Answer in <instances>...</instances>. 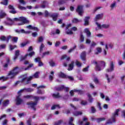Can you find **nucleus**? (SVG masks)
Instances as JSON below:
<instances>
[{
    "label": "nucleus",
    "instance_id": "nucleus-55",
    "mask_svg": "<svg viewBox=\"0 0 125 125\" xmlns=\"http://www.w3.org/2000/svg\"><path fill=\"white\" fill-rule=\"evenodd\" d=\"M62 123H63V120H59L58 122L55 123V125H60Z\"/></svg>",
    "mask_w": 125,
    "mask_h": 125
},
{
    "label": "nucleus",
    "instance_id": "nucleus-40",
    "mask_svg": "<svg viewBox=\"0 0 125 125\" xmlns=\"http://www.w3.org/2000/svg\"><path fill=\"white\" fill-rule=\"evenodd\" d=\"M99 65L101 67H104V68H105V66H106V63H105V62H101L99 63Z\"/></svg>",
    "mask_w": 125,
    "mask_h": 125
},
{
    "label": "nucleus",
    "instance_id": "nucleus-63",
    "mask_svg": "<svg viewBox=\"0 0 125 125\" xmlns=\"http://www.w3.org/2000/svg\"><path fill=\"white\" fill-rule=\"evenodd\" d=\"M39 42H43V38L42 37H40L38 39Z\"/></svg>",
    "mask_w": 125,
    "mask_h": 125
},
{
    "label": "nucleus",
    "instance_id": "nucleus-50",
    "mask_svg": "<svg viewBox=\"0 0 125 125\" xmlns=\"http://www.w3.org/2000/svg\"><path fill=\"white\" fill-rule=\"evenodd\" d=\"M6 16V14L5 13H2L0 15V19H2L4 18Z\"/></svg>",
    "mask_w": 125,
    "mask_h": 125
},
{
    "label": "nucleus",
    "instance_id": "nucleus-51",
    "mask_svg": "<svg viewBox=\"0 0 125 125\" xmlns=\"http://www.w3.org/2000/svg\"><path fill=\"white\" fill-rule=\"evenodd\" d=\"M33 66H34V64L33 63L30 64L26 68H25V70H29L30 68H32V67H33Z\"/></svg>",
    "mask_w": 125,
    "mask_h": 125
},
{
    "label": "nucleus",
    "instance_id": "nucleus-10",
    "mask_svg": "<svg viewBox=\"0 0 125 125\" xmlns=\"http://www.w3.org/2000/svg\"><path fill=\"white\" fill-rule=\"evenodd\" d=\"M24 90L26 92H32L34 91V89H32V88H24L19 91L18 92V94H19L20 93H22V92H23V91H24Z\"/></svg>",
    "mask_w": 125,
    "mask_h": 125
},
{
    "label": "nucleus",
    "instance_id": "nucleus-32",
    "mask_svg": "<svg viewBox=\"0 0 125 125\" xmlns=\"http://www.w3.org/2000/svg\"><path fill=\"white\" fill-rule=\"evenodd\" d=\"M3 107H6L9 104V100H7L2 103Z\"/></svg>",
    "mask_w": 125,
    "mask_h": 125
},
{
    "label": "nucleus",
    "instance_id": "nucleus-58",
    "mask_svg": "<svg viewBox=\"0 0 125 125\" xmlns=\"http://www.w3.org/2000/svg\"><path fill=\"white\" fill-rule=\"evenodd\" d=\"M9 47H10V50H13V49H14V48L17 47V46L16 45L12 46V45H10Z\"/></svg>",
    "mask_w": 125,
    "mask_h": 125
},
{
    "label": "nucleus",
    "instance_id": "nucleus-16",
    "mask_svg": "<svg viewBox=\"0 0 125 125\" xmlns=\"http://www.w3.org/2000/svg\"><path fill=\"white\" fill-rule=\"evenodd\" d=\"M92 63L96 64V67H95L96 71H101L102 70L101 67H100V65H98V63L97 62L95 61H93Z\"/></svg>",
    "mask_w": 125,
    "mask_h": 125
},
{
    "label": "nucleus",
    "instance_id": "nucleus-33",
    "mask_svg": "<svg viewBox=\"0 0 125 125\" xmlns=\"http://www.w3.org/2000/svg\"><path fill=\"white\" fill-rule=\"evenodd\" d=\"M72 23H74L75 24H77V23H80V22H81L80 20H79L77 18H74L72 20Z\"/></svg>",
    "mask_w": 125,
    "mask_h": 125
},
{
    "label": "nucleus",
    "instance_id": "nucleus-21",
    "mask_svg": "<svg viewBox=\"0 0 125 125\" xmlns=\"http://www.w3.org/2000/svg\"><path fill=\"white\" fill-rule=\"evenodd\" d=\"M65 88V85H62L59 87H56L55 89L57 91H61Z\"/></svg>",
    "mask_w": 125,
    "mask_h": 125
},
{
    "label": "nucleus",
    "instance_id": "nucleus-24",
    "mask_svg": "<svg viewBox=\"0 0 125 125\" xmlns=\"http://www.w3.org/2000/svg\"><path fill=\"white\" fill-rule=\"evenodd\" d=\"M103 18V14H99L96 16L95 19L96 21L99 20V19H102Z\"/></svg>",
    "mask_w": 125,
    "mask_h": 125
},
{
    "label": "nucleus",
    "instance_id": "nucleus-8",
    "mask_svg": "<svg viewBox=\"0 0 125 125\" xmlns=\"http://www.w3.org/2000/svg\"><path fill=\"white\" fill-rule=\"evenodd\" d=\"M18 96L16 97V105H20L21 103L23 102V100H22L20 97H21V93L18 94Z\"/></svg>",
    "mask_w": 125,
    "mask_h": 125
},
{
    "label": "nucleus",
    "instance_id": "nucleus-41",
    "mask_svg": "<svg viewBox=\"0 0 125 125\" xmlns=\"http://www.w3.org/2000/svg\"><path fill=\"white\" fill-rule=\"evenodd\" d=\"M8 79V77H5L4 76H2L0 77V81H2V82H5Z\"/></svg>",
    "mask_w": 125,
    "mask_h": 125
},
{
    "label": "nucleus",
    "instance_id": "nucleus-35",
    "mask_svg": "<svg viewBox=\"0 0 125 125\" xmlns=\"http://www.w3.org/2000/svg\"><path fill=\"white\" fill-rule=\"evenodd\" d=\"M42 3H43V4L41 5V8H45V7L46 6V5L45 4H46V3H47V1H43Z\"/></svg>",
    "mask_w": 125,
    "mask_h": 125
},
{
    "label": "nucleus",
    "instance_id": "nucleus-61",
    "mask_svg": "<svg viewBox=\"0 0 125 125\" xmlns=\"http://www.w3.org/2000/svg\"><path fill=\"white\" fill-rule=\"evenodd\" d=\"M89 68V66H87V67L83 68V72H87V71H88V68Z\"/></svg>",
    "mask_w": 125,
    "mask_h": 125
},
{
    "label": "nucleus",
    "instance_id": "nucleus-7",
    "mask_svg": "<svg viewBox=\"0 0 125 125\" xmlns=\"http://www.w3.org/2000/svg\"><path fill=\"white\" fill-rule=\"evenodd\" d=\"M96 24L97 25V27L99 28V29H101L102 28H104V29H108L109 27H110V25L109 24H102L101 25V24H100L99 23L96 22Z\"/></svg>",
    "mask_w": 125,
    "mask_h": 125
},
{
    "label": "nucleus",
    "instance_id": "nucleus-11",
    "mask_svg": "<svg viewBox=\"0 0 125 125\" xmlns=\"http://www.w3.org/2000/svg\"><path fill=\"white\" fill-rule=\"evenodd\" d=\"M41 58L40 57H37L35 59L34 61L36 63L38 62V66L39 67H42V66H43V63L41 61Z\"/></svg>",
    "mask_w": 125,
    "mask_h": 125
},
{
    "label": "nucleus",
    "instance_id": "nucleus-9",
    "mask_svg": "<svg viewBox=\"0 0 125 125\" xmlns=\"http://www.w3.org/2000/svg\"><path fill=\"white\" fill-rule=\"evenodd\" d=\"M8 7L10 10L9 13H11L12 14H16V13H17V12L15 10V8H14L13 5H9Z\"/></svg>",
    "mask_w": 125,
    "mask_h": 125
},
{
    "label": "nucleus",
    "instance_id": "nucleus-38",
    "mask_svg": "<svg viewBox=\"0 0 125 125\" xmlns=\"http://www.w3.org/2000/svg\"><path fill=\"white\" fill-rule=\"evenodd\" d=\"M76 48H77V45H75L72 48H70L68 50V53H71V52H72V51H74V50H75V49H76Z\"/></svg>",
    "mask_w": 125,
    "mask_h": 125
},
{
    "label": "nucleus",
    "instance_id": "nucleus-48",
    "mask_svg": "<svg viewBox=\"0 0 125 125\" xmlns=\"http://www.w3.org/2000/svg\"><path fill=\"white\" fill-rule=\"evenodd\" d=\"M44 48V45L43 43H42L40 47V51L42 52V50H43V48Z\"/></svg>",
    "mask_w": 125,
    "mask_h": 125
},
{
    "label": "nucleus",
    "instance_id": "nucleus-45",
    "mask_svg": "<svg viewBox=\"0 0 125 125\" xmlns=\"http://www.w3.org/2000/svg\"><path fill=\"white\" fill-rule=\"evenodd\" d=\"M57 107L58 108H60V106L59 105V104L53 105L51 107V110H55V109H56V107Z\"/></svg>",
    "mask_w": 125,
    "mask_h": 125
},
{
    "label": "nucleus",
    "instance_id": "nucleus-23",
    "mask_svg": "<svg viewBox=\"0 0 125 125\" xmlns=\"http://www.w3.org/2000/svg\"><path fill=\"white\" fill-rule=\"evenodd\" d=\"M59 76L60 78H61L62 79H67V75L62 72H60Z\"/></svg>",
    "mask_w": 125,
    "mask_h": 125
},
{
    "label": "nucleus",
    "instance_id": "nucleus-22",
    "mask_svg": "<svg viewBox=\"0 0 125 125\" xmlns=\"http://www.w3.org/2000/svg\"><path fill=\"white\" fill-rule=\"evenodd\" d=\"M87 95V97H88V101L89 102V103H92V102H93V100L94 99L92 98V96L89 93H88Z\"/></svg>",
    "mask_w": 125,
    "mask_h": 125
},
{
    "label": "nucleus",
    "instance_id": "nucleus-46",
    "mask_svg": "<svg viewBox=\"0 0 125 125\" xmlns=\"http://www.w3.org/2000/svg\"><path fill=\"white\" fill-rule=\"evenodd\" d=\"M81 104L83 106H85L87 105V102L86 101H82L81 102Z\"/></svg>",
    "mask_w": 125,
    "mask_h": 125
},
{
    "label": "nucleus",
    "instance_id": "nucleus-57",
    "mask_svg": "<svg viewBox=\"0 0 125 125\" xmlns=\"http://www.w3.org/2000/svg\"><path fill=\"white\" fill-rule=\"evenodd\" d=\"M91 110L92 114H94V113L96 112V109H95V108H94V106H92L91 107Z\"/></svg>",
    "mask_w": 125,
    "mask_h": 125
},
{
    "label": "nucleus",
    "instance_id": "nucleus-34",
    "mask_svg": "<svg viewBox=\"0 0 125 125\" xmlns=\"http://www.w3.org/2000/svg\"><path fill=\"white\" fill-rule=\"evenodd\" d=\"M33 79H34L33 76H29V78L27 80L26 84H28V83H30V82H31V81H32V80H33Z\"/></svg>",
    "mask_w": 125,
    "mask_h": 125
},
{
    "label": "nucleus",
    "instance_id": "nucleus-13",
    "mask_svg": "<svg viewBox=\"0 0 125 125\" xmlns=\"http://www.w3.org/2000/svg\"><path fill=\"white\" fill-rule=\"evenodd\" d=\"M89 19H90V17L86 16L85 17L84 21V26H88L89 25Z\"/></svg>",
    "mask_w": 125,
    "mask_h": 125
},
{
    "label": "nucleus",
    "instance_id": "nucleus-47",
    "mask_svg": "<svg viewBox=\"0 0 125 125\" xmlns=\"http://www.w3.org/2000/svg\"><path fill=\"white\" fill-rule=\"evenodd\" d=\"M49 63L50 66H51V67H54L56 66L55 62H53V61H51L50 62H49Z\"/></svg>",
    "mask_w": 125,
    "mask_h": 125
},
{
    "label": "nucleus",
    "instance_id": "nucleus-53",
    "mask_svg": "<svg viewBox=\"0 0 125 125\" xmlns=\"http://www.w3.org/2000/svg\"><path fill=\"white\" fill-rule=\"evenodd\" d=\"M12 41L13 42H17L18 41V37H13Z\"/></svg>",
    "mask_w": 125,
    "mask_h": 125
},
{
    "label": "nucleus",
    "instance_id": "nucleus-27",
    "mask_svg": "<svg viewBox=\"0 0 125 125\" xmlns=\"http://www.w3.org/2000/svg\"><path fill=\"white\" fill-rule=\"evenodd\" d=\"M15 32L18 34H25L26 33V31L24 29H21V30L17 29L15 30Z\"/></svg>",
    "mask_w": 125,
    "mask_h": 125
},
{
    "label": "nucleus",
    "instance_id": "nucleus-44",
    "mask_svg": "<svg viewBox=\"0 0 125 125\" xmlns=\"http://www.w3.org/2000/svg\"><path fill=\"white\" fill-rule=\"evenodd\" d=\"M4 2H1V4H3V5H8V0H4Z\"/></svg>",
    "mask_w": 125,
    "mask_h": 125
},
{
    "label": "nucleus",
    "instance_id": "nucleus-64",
    "mask_svg": "<svg viewBox=\"0 0 125 125\" xmlns=\"http://www.w3.org/2000/svg\"><path fill=\"white\" fill-rule=\"evenodd\" d=\"M27 124L28 125H32V120L29 119L27 121Z\"/></svg>",
    "mask_w": 125,
    "mask_h": 125
},
{
    "label": "nucleus",
    "instance_id": "nucleus-56",
    "mask_svg": "<svg viewBox=\"0 0 125 125\" xmlns=\"http://www.w3.org/2000/svg\"><path fill=\"white\" fill-rule=\"evenodd\" d=\"M97 107L100 111H101L102 110V107H101V104L100 103H98Z\"/></svg>",
    "mask_w": 125,
    "mask_h": 125
},
{
    "label": "nucleus",
    "instance_id": "nucleus-20",
    "mask_svg": "<svg viewBox=\"0 0 125 125\" xmlns=\"http://www.w3.org/2000/svg\"><path fill=\"white\" fill-rule=\"evenodd\" d=\"M20 55V51L19 50H17L15 51V56L14 58V60H16L18 58V56Z\"/></svg>",
    "mask_w": 125,
    "mask_h": 125
},
{
    "label": "nucleus",
    "instance_id": "nucleus-1",
    "mask_svg": "<svg viewBox=\"0 0 125 125\" xmlns=\"http://www.w3.org/2000/svg\"><path fill=\"white\" fill-rule=\"evenodd\" d=\"M119 112H120V109H117L114 113H112L111 119H109L106 122V125H110L113 124V123H116V118L119 116Z\"/></svg>",
    "mask_w": 125,
    "mask_h": 125
},
{
    "label": "nucleus",
    "instance_id": "nucleus-30",
    "mask_svg": "<svg viewBox=\"0 0 125 125\" xmlns=\"http://www.w3.org/2000/svg\"><path fill=\"white\" fill-rule=\"evenodd\" d=\"M96 49L97 52H96L95 54L98 55L99 53H101V52H102V48L100 47H97Z\"/></svg>",
    "mask_w": 125,
    "mask_h": 125
},
{
    "label": "nucleus",
    "instance_id": "nucleus-29",
    "mask_svg": "<svg viewBox=\"0 0 125 125\" xmlns=\"http://www.w3.org/2000/svg\"><path fill=\"white\" fill-rule=\"evenodd\" d=\"M51 75L49 76V80L50 81V82H52L53 81V76H54V72L51 71L50 73Z\"/></svg>",
    "mask_w": 125,
    "mask_h": 125
},
{
    "label": "nucleus",
    "instance_id": "nucleus-18",
    "mask_svg": "<svg viewBox=\"0 0 125 125\" xmlns=\"http://www.w3.org/2000/svg\"><path fill=\"white\" fill-rule=\"evenodd\" d=\"M74 64H75V62H71V63L69 64L68 71H72L74 69Z\"/></svg>",
    "mask_w": 125,
    "mask_h": 125
},
{
    "label": "nucleus",
    "instance_id": "nucleus-60",
    "mask_svg": "<svg viewBox=\"0 0 125 125\" xmlns=\"http://www.w3.org/2000/svg\"><path fill=\"white\" fill-rule=\"evenodd\" d=\"M27 56H26V55L24 56H21L20 58V61H23V60H25L26 58H27Z\"/></svg>",
    "mask_w": 125,
    "mask_h": 125
},
{
    "label": "nucleus",
    "instance_id": "nucleus-26",
    "mask_svg": "<svg viewBox=\"0 0 125 125\" xmlns=\"http://www.w3.org/2000/svg\"><path fill=\"white\" fill-rule=\"evenodd\" d=\"M83 122H86L84 125H90V123L87 122L88 121V118L85 117H83Z\"/></svg>",
    "mask_w": 125,
    "mask_h": 125
},
{
    "label": "nucleus",
    "instance_id": "nucleus-12",
    "mask_svg": "<svg viewBox=\"0 0 125 125\" xmlns=\"http://www.w3.org/2000/svg\"><path fill=\"white\" fill-rule=\"evenodd\" d=\"M114 62H110V68L106 69L107 73H110V72H113L114 71Z\"/></svg>",
    "mask_w": 125,
    "mask_h": 125
},
{
    "label": "nucleus",
    "instance_id": "nucleus-3",
    "mask_svg": "<svg viewBox=\"0 0 125 125\" xmlns=\"http://www.w3.org/2000/svg\"><path fill=\"white\" fill-rule=\"evenodd\" d=\"M33 99H35V102H30L27 103V105L28 106H30L33 109L34 111H36L37 110V108H36V106L37 105H38V102H39V101L40 100V97H37V96H34L32 97Z\"/></svg>",
    "mask_w": 125,
    "mask_h": 125
},
{
    "label": "nucleus",
    "instance_id": "nucleus-5",
    "mask_svg": "<svg viewBox=\"0 0 125 125\" xmlns=\"http://www.w3.org/2000/svg\"><path fill=\"white\" fill-rule=\"evenodd\" d=\"M13 20L14 21H14H21V22H23V23H30V21L23 17H20L19 18H15Z\"/></svg>",
    "mask_w": 125,
    "mask_h": 125
},
{
    "label": "nucleus",
    "instance_id": "nucleus-62",
    "mask_svg": "<svg viewBox=\"0 0 125 125\" xmlns=\"http://www.w3.org/2000/svg\"><path fill=\"white\" fill-rule=\"evenodd\" d=\"M6 118V115L3 114L0 117V121H1V120H3V119H5Z\"/></svg>",
    "mask_w": 125,
    "mask_h": 125
},
{
    "label": "nucleus",
    "instance_id": "nucleus-4",
    "mask_svg": "<svg viewBox=\"0 0 125 125\" xmlns=\"http://www.w3.org/2000/svg\"><path fill=\"white\" fill-rule=\"evenodd\" d=\"M71 27H72V24L71 23H69L66 25L65 28V34H66V35H73L74 33L72 31H74V32L78 31V28L75 26H73L71 29H69V28H71Z\"/></svg>",
    "mask_w": 125,
    "mask_h": 125
},
{
    "label": "nucleus",
    "instance_id": "nucleus-59",
    "mask_svg": "<svg viewBox=\"0 0 125 125\" xmlns=\"http://www.w3.org/2000/svg\"><path fill=\"white\" fill-rule=\"evenodd\" d=\"M73 122H74V118L73 117H70V119H69V122H68L69 125L70 124H73Z\"/></svg>",
    "mask_w": 125,
    "mask_h": 125
},
{
    "label": "nucleus",
    "instance_id": "nucleus-49",
    "mask_svg": "<svg viewBox=\"0 0 125 125\" xmlns=\"http://www.w3.org/2000/svg\"><path fill=\"white\" fill-rule=\"evenodd\" d=\"M75 63L77 67H82V63H81L80 62L76 61Z\"/></svg>",
    "mask_w": 125,
    "mask_h": 125
},
{
    "label": "nucleus",
    "instance_id": "nucleus-31",
    "mask_svg": "<svg viewBox=\"0 0 125 125\" xmlns=\"http://www.w3.org/2000/svg\"><path fill=\"white\" fill-rule=\"evenodd\" d=\"M34 55H35V52L34 51H32L30 53H29V54H25V56H27V57H28V56H29V57H33V56H34Z\"/></svg>",
    "mask_w": 125,
    "mask_h": 125
},
{
    "label": "nucleus",
    "instance_id": "nucleus-37",
    "mask_svg": "<svg viewBox=\"0 0 125 125\" xmlns=\"http://www.w3.org/2000/svg\"><path fill=\"white\" fill-rule=\"evenodd\" d=\"M39 74H40V72H36L33 76V78L34 79H39Z\"/></svg>",
    "mask_w": 125,
    "mask_h": 125
},
{
    "label": "nucleus",
    "instance_id": "nucleus-52",
    "mask_svg": "<svg viewBox=\"0 0 125 125\" xmlns=\"http://www.w3.org/2000/svg\"><path fill=\"white\" fill-rule=\"evenodd\" d=\"M28 43H29V42H26L24 43H21V47H24V46H26V45H27V44H28Z\"/></svg>",
    "mask_w": 125,
    "mask_h": 125
},
{
    "label": "nucleus",
    "instance_id": "nucleus-15",
    "mask_svg": "<svg viewBox=\"0 0 125 125\" xmlns=\"http://www.w3.org/2000/svg\"><path fill=\"white\" fill-rule=\"evenodd\" d=\"M7 20L8 21H10V22H11L9 23L6 21H5L4 23L5 24V25H7L8 26H12V25H13V24H14V21H13V20H12L9 18H7Z\"/></svg>",
    "mask_w": 125,
    "mask_h": 125
},
{
    "label": "nucleus",
    "instance_id": "nucleus-17",
    "mask_svg": "<svg viewBox=\"0 0 125 125\" xmlns=\"http://www.w3.org/2000/svg\"><path fill=\"white\" fill-rule=\"evenodd\" d=\"M80 57L83 61H85L86 57V53L85 51H83L81 53Z\"/></svg>",
    "mask_w": 125,
    "mask_h": 125
},
{
    "label": "nucleus",
    "instance_id": "nucleus-2",
    "mask_svg": "<svg viewBox=\"0 0 125 125\" xmlns=\"http://www.w3.org/2000/svg\"><path fill=\"white\" fill-rule=\"evenodd\" d=\"M19 73H20V71H19V67L16 66L14 67L12 70L9 72L8 76H11L10 77V79H14Z\"/></svg>",
    "mask_w": 125,
    "mask_h": 125
},
{
    "label": "nucleus",
    "instance_id": "nucleus-25",
    "mask_svg": "<svg viewBox=\"0 0 125 125\" xmlns=\"http://www.w3.org/2000/svg\"><path fill=\"white\" fill-rule=\"evenodd\" d=\"M52 97L53 98H60L61 97V96H60V93L59 92H57V94L53 93L52 95Z\"/></svg>",
    "mask_w": 125,
    "mask_h": 125
},
{
    "label": "nucleus",
    "instance_id": "nucleus-6",
    "mask_svg": "<svg viewBox=\"0 0 125 125\" xmlns=\"http://www.w3.org/2000/svg\"><path fill=\"white\" fill-rule=\"evenodd\" d=\"M83 6L78 5L77 7V8L76 9V12L78 13L79 15H80V16H82V15H83Z\"/></svg>",
    "mask_w": 125,
    "mask_h": 125
},
{
    "label": "nucleus",
    "instance_id": "nucleus-39",
    "mask_svg": "<svg viewBox=\"0 0 125 125\" xmlns=\"http://www.w3.org/2000/svg\"><path fill=\"white\" fill-rule=\"evenodd\" d=\"M37 94H43L44 93V90H42L40 89H37Z\"/></svg>",
    "mask_w": 125,
    "mask_h": 125
},
{
    "label": "nucleus",
    "instance_id": "nucleus-43",
    "mask_svg": "<svg viewBox=\"0 0 125 125\" xmlns=\"http://www.w3.org/2000/svg\"><path fill=\"white\" fill-rule=\"evenodd\" d=\"M66 79H68V80L70 81V82H74V77H72V76H66Z\"/></svg>",
    "mask_w": 125,
    "mask_h": 125
},
{
    "label": "nucleus",
    "instance_id": "nucleus-42",
    "mask_svg": "<svg viewBox=\"0 0 125 125\" xmlns=\"http://www.w3.org/2000/svg\"><path fill=\"white\" fill-rule=\"evenodd\" d=\"M105 120H106V118H100L97 119V123H100V122L105 121Z\"/></svg>",
    "mask_w": 125,
    "mask_h": 125
},
{
    "label": "nucleus",
    "instance_id": "nucleus-36",
    "mask_svg": "<svg viewBox=\"0 0 125 125\" xmlns=\"http://www.w3.org/2000/svg\"><path fill=\"white\" fill-rule=\"evenodd\" d=\"M84 41V37H83V33H81L80 34V42H83Z\"/></svg>",
    "mask_w": 125,
    "mask_h": 125
},
{
    "label": "nucleus",
    "instance_id": "nucleus-19",
    "mask_svg": "<svg viewBox=\"0 0 125 125\" xmlns=\"http://www.w3.org/2000/svg\"><path fill=\"white\" fill-rule=\"evenodd\" d=\"M84 32L85 34H86L87 37L88 38H90V37L91 36V33L90 32L88 28H85L84 30Z\"/></svg>",
    "mask_w": 125,
    "mask_h": 125
},
{
    "label": "nucleus",
    "instance_id": "nucleus-28",
    "mask_svg": "<svg viewBox=\"0 0 125 125\" xmlns=\"http://www.w3.org/2000/svg\"><path fill=\"white\" fill-rule=\"evenodd\" d=\"M66 61H70V57H68L67 58V55H62L61 58V60H64V59H66Z\"/></svg>",
    "mask_w": 125,
    "mask_h": 125
},
{
    "label": "nucleus",
    "instance_id": "nucleus-14",
    "mask_svg": "<svg viewBox=\"0 0 125 125\" xmlns=\"http://www.w3.org/2000/svg\"><path fill=\"white\" fill-rule=\"evenodd\" d=\"M49 15L50 17L52 18L53 21H56L58 18V13L50 14Z\"/></svg>",
    "mask_w": 125,
    "mask_h": 125
},
{
    "label": "nucleus",
    "instance_id": "nucleus-54",
    "mask_svg": "<svg viewBox=\"0 0 125 125\" xmlns=\"http://www.w3.org/2000/svg\"><path fill=\"white\" fill-rule=\"evenodd\" d=\"M49 53H50L49 51H47L43 53L42 55V57H44L45 55H49Z\"/></svg>",
    "mask_w": 125,
    "mask_h": 125
}]
</instances>
